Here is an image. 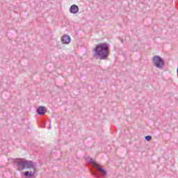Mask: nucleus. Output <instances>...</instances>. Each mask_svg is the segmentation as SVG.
Masks as SVG:
<instances>
[{"mask_svg": "<svg viewBox=\"0 0 178 178\" xmlns=\"http://www.w3.org/2000/svg\"><path fill=\"white\" fill-rule=\"evenodd\" d=\"M14 163H16L17 170L19 171L24 170V169H34L37 166V164L31 161L21 159L15 161Z\"/></svg>", "mask_w": 178, "mask_h": 178, "instance_id": "nucleus-2", "label": "nucleus"}, {"mask_svg": "<svg viewBox=\"0 0 178 178\" xmlns=\"http://www.w3.org/2000/svg\"><path fill=\"white\" fill-rule=\"evenodd\" d=\"M146 141H151L152 140V137L151 136H147L145 137Z\"/></svg>", "mask_w": 178, "mask_h": 178, "instance_id": "nucleus-9", "label": "nucleus"}, {"mask_svg": "<svg viewBox=\"0 0 178 178\" xmlns=\"http://www.w3.org/2000/svg\"><path fill=\"white\" fill-rule=\"evenodd\" d=\"M95 168L97 169L100 173H102V176H106V171L104 170V168H101L99 164H95Z\"/></svg>", "mask_w": 178, "mask_h": 178, "instance_id": "nucleus-7", "label": "nucleus"}, {"mask_svg": "<svg viewBox=\"0 0 178 178\" xmlns=\"http://www.w3.org/2000/svg\"><path fill=\"white\" fill-rule=\"evenodd\" d=\"M61 41L63 44H70V41H72V38L70 36L67 35H65L62 37Z\"/></svg>", "mask_w": 178, "mask_h": 178, "instance_id": "nucleus-5", "label": "nucleus"}, {"mask_svg": "<svg viewBox=\"0 0 178 178\" xmlns=\"http://www.w3.org/2000/svg\"><path fill=\"white\" fill-rule=\"evenodd\" d=\"M86 161H87V162L92 163V165L93 168H95V165H98V163H97V162H95V160L92 158L88 157L86 159Z\"/></svg>", "mask_w": 178, "mask_h": 178, "instance_id": "nucleus-8", "label": "nucleus"}, {"mask_svg": "<svg viewBox=\"0 0 178 178\" xmlns=\"http://www.w3.org/2000/svg\"><path fill=\"white\" fill-rule=\"evenodd\" d=\"M24 175L25 177H30V172L29 171H26V172H24Z\"/></svg>", "mask_w": 178, "mask_h": 178, "instance_id": "nucleus-10", "label": "nucleus"}, {"mask_svg": "<svg viewBox=\"0 0 178 178\" xmlns=\"http://www.w3.org/2000/svg\"><path fill=\"white\" fill-rule=\"evenodd\" d=\"M70 13L72 15H76V13H79V6L76 4H73L70 8Z\"/></svg>", "mask_w": 178, "mask_h": 178, "instance_id": "nucleus-4", "label": "nucleus"}, {"mask_svg": "<svg viewBox=\"0 0 178 178\" xmlns=\"http://www.w3.org/2000/svg\"><path fill=\"white\" fill-rule=\"evenodd\" d=\"M92 176L98 177V174L96 172V171H92Z\"/></svg>", "mask_w": 178, "mask_h": 178, "instance_id": "nucleus-12", "label": "nucleus"}, {"mask_svg": "<svg viewBox=\"0 0 178 178\" xmlns=\"http://www.w3.org/2000/svg\"><path fill=\"white\" fill-rule=\"evenodd\" d=\"M34 175H35V172H33V171L29 172L30 177H33Z\"/></svg>", "mask_w": 178, "mask_h": 178, "instance_id": "nucleus-11", "label": "nucleus"}, {"mask_svg": "<svg viewBox=\"0 0 178 178\" xmlns=\"http://www.w3.org/2000/svg\"><path fill=\"white\" fill-rule=\"evenodd\" d=\"M95 55L98 56L100 60H106L109 56V47L106 43H99L94 49Z\"/></svg>", "mask_w": 178, "mask_h": 178, "instance_id": "nucleus-1", "label": "nucleus"}, {"mask_svg": "<svg viewBox=\"0 0 178 178\" xmlns=\"http://www.w3.org/2000/svg\"><path fill=\"white\" fill-rule=\"evenodd\" d=\"M152 62L154 66L158 69H163L165 66V61H163V59H162V58H161L159 56H154L152 58Z\"/></svg>", "mask_w": 178, "mask_h": 178, "instance_id": "nucleus-3", "label": "nucleus"}, {"mask_svg": "<svg viewBox=\"0 0 178 178\" xmlns=\"http://www.w3.org/2000/svg\"><path fill=\"white\" fill-rule=\"evenodd\" d=\"M36 112L38 115H40V116H42V115H45V113H47V111H45V107L39 106L37 108Z\"/></svg>", "mask_w": 178, "mask_h": 178, "instance_id": "nucleus-6", "label": "nucleus"}]
</instances>
